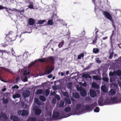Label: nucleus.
<instances>
[{"instance_id": "37998d69", "label": "nucleus", "mask_w": 121, "mask_h": 121, "mask_svg": "<svg viewBox=\"0 0 121 121\" xmlns=\"http://www.w3.org/2000/svg\"><path fill=\"white\" fill-rule=\"evenodd\" d=\"M115 75V71H114L113 72H111L109 73L110 76H113Z\"/></svg>"}, {"instance_id": "1a4fd4ad", "label": "nucleus", "mask_w": 121, "mask_h": 121, "mask_svg": "<svg viewBox=\"0 0 121 121\" xmlns=\"http://www.w3.org/2000/svg\"><path fill=\"white\" fill-rule=\"evenodd\" d=\"M54 69V67L52 66H50L49 70H46L45 73L43 74V75H46L47 74H48L51 72Z\"/></svg>"}, {"instance_id": "e433bc0d", "label": "nucleus", "mask_w": 121, "mask_h": 121, "mask_svg": "<svg viewBox=\"0 0 121 121\" xmlns=\"http://www.w3.org/2000/svg\"><path fill=\"white\" fill-rule=\"evenodd\" d=\"M110 101L108 99H106L104 103V105L108 104H109Z\"/></svg>"}, {"instance_id": "0e129e2a", "label": "nucleus", "mask_w": 121, "mask_h": 121, "mask_svg": "<svg viewBox=\"0 0 121 121\" xmlns=\"http://www.w3.org/2000/svg\"><path fill=\"white\" fill-rule=\"evenodd\" d=\"M35 101L36 103L38 102H39V99L37 98H35Z\"/></svg>"}, {"instance_id": "49530a36", "label": "nucleus", "mask_w": 121, "mask_h": 121, "mask_svg": "<svg viewBox=\"0 0 121 121\" xmlns=\"http://www.w3.org/2000/svg\"><path fill=\"white\" fill-rule=\"evenodd\" d=\"M29 8L31 9H33L34 8L33 4L32 2H30V4L28 6Z\"/></svg>"}, {"instance_id": "58836bf2", "label": "nucleus", "mask_w": 121, "mask_h": 121, "mask_svg": "<svg viewBox=\"0 0 121 121\" xmlns=\"http://www.w3.org/2000/svg\"><path fill=\"white\" fill-rule=\"evenodd\" d=\"M64 43V41L60 42L58 45V47L61 48L62 47Z\"/></svg>"}, {"instance_id": "f257e3e1", "label": "nucleus", "mask_w": 121, "mask_h": 121, "mask_svg": "<svg viewBox=\"0 0 121 121\" xmlns=\"http://www.w3.org/2000/svg\"><path fill=\"white\" fill-rule=\"evenodd\" d=\"M47 59V61L48 62L49 61L51 62V63L52 64H53L54 63V59L52 56H48L47 58H42L41 59H39L38 60L41 62H43L45 61V60Z\"/></svg>"}, {"instance_id": "338daca9", "label": "nucleus", "mask_w": 121, "mask_h": 121, "mask_svg": "<svg viewBox=\"0 0 121 121\" xmlns=\"http://www.w3.org/2000/svg\"><path fill=\"white\" fill-rule=\"evenodd\" d=\"M52 74H50L48 76V77L49 78H52Z\"/></svg>"}, {"instance_id": "72a5a7b5", "label": "nucleus", "mask_w": 121, "mask_h": 121, "mask_svg": "<svg viewBox=\"0 0 121 121\" xmlns=\"http://www.w3.org/2000/svg\"><path fill=\"white\" fill-rule=\"evenodd\" d=\"M71 110L70 107H69L68 106L65 107V109L64 110L66 112H68L70 111Z\"/></svg>"}, {"instance_id": "5fc2aeb1", "label": "nucleus", "mask_w": 121, "mask_h": 121, "mask_svg": "<svg viewBox=\"0 0 121 121\" xmlns=\"http://www.w3.org/2000/svg\"><path fill=\"white\" fill-rule=\"evenodd\" d=\"M96 61L97 62L99 63H101V60H99V58H97L96 59Z\"/></svg>"}, {"instance_id": "09e8293b", "label": "nucleus", "mask_w": 121, "mask_h": 121, "mask_svg": "<svg viewBox=\"0 0 121 121\" xmlns=\"http://www.w3.org/2000/svg\"><path fill=\"white\" fill-rule=\"evenodd\" d=\"M117 99L116 97H111L110 100L111 101H116Z\"/></svg>"}, {"instance_id": "3c124183", "label": "nucleus", "mask_w": 121, "mask_h": 121, "mask_svg": "<svg viewBox=\"0 0 121 121\" xmlns=\"http://www.w3.org/2000/svg\"><path fill=\"white\" fill-rule=\"evenodd\" d=\"M97 40V36L95 37L93 41V44H95L96 43Z\"/></svg>"}, {"instance_id": "680f3d73", "label": "nucleus", "mask_w": 121, "mask_h": 121, "mask_svg": "<svg viewBox=\"0 0 121 121\" xmlns=\"http://www.w3.org/2000/svg\"><path fill=\"white\" fill-rule=\"evenodd\" d=\"M113 81V78L111 77L110 78V82H112Z\"/></svg>"}, {"instance_id": "e2e57ef3", "label": "nucleus", "mask_w": 121, "mask_h": 121, "mask_svg": "<svg viewBox=\"0 0 121 121\" xmlns=\"http://www.w3.org/2000/svg\"><path fill=\"white\" fill-rule=\"evenodd\" d=\"M4 8L7 9V8L6 7H4L1 5H0V10L3 9Z\"/></svg>"}, {"instance_id": "603ef678", "label": "nucleus", "mask_w": 121, "mask_h": 121, "mask_svg": "<svg viewBox=\"0 0 121 121\" xmlns=\"http://www.w3.org/2000/svg\"><path fill=\"white\" fill-rule=\"evenodd\" d=\"M19 88V87L17 85H15L14 86L12 87V89H17Z\"/></svg>"}, {"instance_id": "2eb2a0df", "label": "nucleus", "mask_w": 121, "mask_h": 121, "mask_svg": "<svg viewBox=\"0 0 121 121\" xmlns=\"http://www.w3.org/2000/svg\"><path fill=\"white\" fill-rule=\"evenodd\" d=\"M29 23L30 25H33L35 22L34 20L32 18H30L29 20Z\"/></svg>"}, {"instance_id": "bf43d9fd", "label": "nucleus", "mask_w": 121, "mask_h": 121, "mask_svg": "<svg viewBox=\"0 0 121 121\" xmlns=\"http://www.w3.org/2000/svg\"><path fill=\"white\" fill-rule=\"evenodd\" d=\"M34 63H32L30 64V65H29L28 66V67L29 68L30 67H32L33 66V65H34Z\"/></svg>"}, {"instance_id": "69168bd1", "label": "nucleus", "mask_w": 121, "mask_h": 121, "mask_svg": "<svg viewBox=\"0 0 121 121\" xmlns=\"http://www.w3.org/2000/svg\"><path fill=\"white\" fill-rule=\"evenodd\" d=\"M68 88H71V86L70 84H68L67 86Z\"/></svg>"}, {"instance_id": "774afa93", "label": "nucleus", "mask_w": 121, "mask_h": 121, "mask_svg": "<svg viewBox=\"0 0 121 121\" xmlns=\"http://www.w3.org/2000/svg\"><path fill=\"white\" fill-rule=\"evenodd\" d=\"M56 100L55 99H53L52 100V102L53 103H55L56 102Z\"/></svg>"}, {"instance_id": "4d7b16f0", "label": "nucleus", "mask_w": 121, "mask_h": 121, "mask_svg": "<svg viewBox=\"0 0 121 121\" xmlns=\"http://www.w3.org/2000/svg\"><path fill=\"white\" fill-rule=\"evenodd\" d=\"M77 90L78 91H81V90H82L83 89H82V87H77Z\"/></svg>"}, {"instance_id": "c9c22d12", "label": "nucleus", "mask_w": 121, "mask_h": 121, "mask_svg": "<svg viewBox=\"0 0 121 121\" xmlns=\"http://www.w3.org/2000/svg\"><path fill=\"white\" fill-rule=\"evenodd\" d=\"M84 56V55L83 53H82L78 55V59H80L81 58V57L83 58Z\"/></svg>"}, {"instance_id": "39448f33", "label": "nucleus", "mask_w": 121, "mask_h": 121, "mask_svg": "<svg viewBox=\"0 0 121 121\" xmlns=\"http://www.w3.org/2000/svg\"><path fill=\"white\" fill-rule=\"evenodd\" d=\"M9 34L6 35V37L5 38L7 41L8 44H9V43L10 42L12 41H13L15 40V38L14 39L11 38V37H9Z\"/></svg>"}, {"instance_id": "a211bd4d", "label": "nucleus", "mask_w": 121, "mask_h": 121, "mask_svg": "<svg viewBox=\"0 0 121 121\" xmlns=\"http://www.w3.org/2000/svg\"><path fill=\"white\" fill-rule=\"evenodd\" d=\"M101 90L104 92L106 93L107 92V88L106 86L104 85L101 86Z\"/></svg>"}, {"instance_id": "9d476101", "label": "nucleus", "mask_w": 121, "mask_h": 121, "mask_svg": "<svg viewBox=\"0 0 121 121\" xmlns=\"http://www.w3.org/2000/svg\"><path fill=\"white\" fill-rule=\"evenodd\" d=\"M13 33V32L12 31H11L9 32V37H11V39H14V38H15V40L16 39L17 37V35H16V34H11V33Z\"/></svg>"}, {"instance_id": "de8ad7c7", "label": "nucleus", "mask_w": 121, "mask_h": 121, "mask_svg": "<svg viewBox=\"0 0 121 121\" xmlns=\"http://www.w3.org/2000/svg\"><path fill=\"white\" fill-rule=\"evenodd\" d=\"M53 23V22L52 20H49L48 21V24L49 25H52Z\"/></svg>"}, {"instance_id": "6e6d98bb", "label": "nucleus", "mask_w": 121, "mask_h": 121, "mask_svg": "<svg viewBox=\"0 0 121 121\" xmlns=\"http://www.w3.org/2000/svg\"><path fill=\"white\" fill-rule=\"evenodd\" d=\"M63 95L64 96L66 97H69L68 94V93L66 92H65L63 93Z\"/></svg>"}, {"instance_id": "f03ea898", "label": "nucleus", "mask_w": 121, "mask_h": 121, "mask_svg": "<svg viewBox=\"0 0 121 121\" xmlns=\"http://www.w3.org/2000/svg\"><path fill=\"white\" fill-rule=\"evenodd\" d=\"M102 14L104 15L106 18L110 20L112 22H113V20L112 19L111 16L109 12L103 10L102 11Z\"/></svg>"}, {"instance_id": "a19ab883", "label": "nucleus", "mask_w": 121, "mask_h": 121, "mask_svg": "<svg viewBox=\"0 0 121 121\" xmlns=\"http://www.w3.org/2000/svg\"><path fill=\"white\" fill-rule=\"evenodd\" d=\"M45 21V20H39L38 22V24H41L43 23Z\"/></svg>"}, {"instance_id": "aec40b11", "label": "nucleus", "mask_w": 121, "mask_h": 121, "mask_svg": "<svg viewBox=\"0 0 121 121\" xmlns=\"http://www.w3.org/2000/svg\"><path fill=\"white\" fill-rule=\"evenodd\" d=\"M93 79L98 80H100L101 79V78L98 75H94L93 77Z\"/></svg>"}, {"instance_id": "f8f14e48", "label": "nucleus", "mask_w": 121, "mask_h": 121, "mask_svg": "<svg viewBox=\"0 0 121 121\" xmlns=\"http://www.w3.org/2000/svg\"><path fill=\"white\" fill-rule=\"evenodd\" d=\"M10 118L11 120H12L13 121H19V119L17 117L15 116H11Z\"/></svg>"}, {"instance_id": "f3484780", "label": "nucleus", "mask_w": 121, "mask_h": 121, "mask_svg": "<svg viewBox=\"0 0 121 121\" xmlns=\"http://www.w3.org/2000/svg\"><path fill=\"white\" fill-rule=\"evenodd\" d=\"M72 95L75 98H78L79 97V95L77 92L73 93Z\"/></svg>"}, {"instance_id": "20e7f679", "label": "nucleus", "mask_w": 121, "mask_h": 121, "mask_svg": "<svg viewBox=\"0 0 121 121\" xmlns=\"http://www.w3.org/2000/svg\"><path fill=\"white\" fill-rule=\"evenodd\" d=\"M30 94V92L28 90H24L22 93V96L25 98L29 97Z\"/></svg>"}, {"instance_id": "423d86ee", "label": "nucleus", "mask_w": 121, "mask_h": 121, "mask_svg": "<svg viewBox=\"0 0 121 121\" xmlns=\"http://www.w3.org/2000/svg\"><path fill=\"white\" fill-rule=\"evenodd\" d=\"M90 96L93 98L95 97L96 95V93L95 91L93 90H90Z\"/></svg>"}, {"instance_id": "ea45409f", "label": "nucleus", "mask_w": 121, "mask_h": 121, "mask_svg": "<svg viewBox=\"0 0 121 121\" xmlns=\"http://www.w3.org/2000/svg\"><path fill=\"white\" fill-rule=\"evenodd\" d=\"M36 118L35 117H31L28 119V121H36Z\"/></svg>"}, {"instance_id": "79ce46f5", "label": "nucleus", "mask_w": 121, "mask_h": 121, "mask_svg": "<svg viewBox=\"0 0 121 121\" xmlns=\"http://www.w3.org/2000/svg\"><path fill=\"white\" fill-rule=\"evenodd\" d=\"M45 96H48L49 94L50 93V91L48 89H47L45 91Z\"/></svg>"}, {"instance_id": "0eeeda50", "label": "nucleus", "mask_w": 121, "mask_h": 121, "mask_svg": "<svg viewBox=\"0 0 121 121\" xmlns=\"http://www.w3.org/2000/svg\"><path fill=\"white\" fill-rule=\"evenodd\" d=\"M108 53L109 54V55L108 57V58L109 59H111L113 56L114 54L113 50L111 49L109 50H108Z\"/></svg>"}, {"instance_id": "4468645a", "label": "nucleus", "mask_w": 121, "mask_h": 121, "mask_svg": "<svg viewBox=\"0 0 121 121\" xmlns=\"http://www.w3.org/2000/svg\"><path fill=\"white\" fill-rule=\"evenodd\" d=\"M92 86L93 88L98 89L99 87V86L95 82H93L92 83Z\"/></svg>"}, {"instance_id": "473e14b6", "label": "nucleus", "mask_w": 121, "mask_h": 121, "mask_svg": "<svg viewBox=\"0 0 121 121\" xmlns=\"http://www.w3.org/2000/svg\"><path fill=\"white\" fill-rule=\"evenodd\" d=\"M85 109L86 110H90L91 109V107L89 105H86L85 108Z\"/></svg>"}, {"instance_id": "c756f323", "label": "nucleus", "mask_w": 121, "mask_h": 121, "mask_svg": "<svg viewBox=\"0 0 121 121\" xmlns=\"http://www.w3.org/2000/svg\"><path fill=\"white\" fill-rule=\"evenodd\" d=\"M43 93V90L42 89H38L37 91L35 92V93L37 94H41Z\"/></svg>"}, {"instance_id": "ddd939ff", "label": "nucleus", "mask_w": 121, "mask_h": 121, "mask_svg": "<svg viewBox=\"0 0 121 121\" xmlns=\"http://www.w3.org/2000/svg\"><path fill=\"white\" fill-rule=\"evenodd\" d=\"M81 95L83 97H85L86 95L87 94L86 91V90L83 89L81 91Z\"/></svg>"}, {"instance_id": "b1692460", "label": "nucleus", "mask_w": 121, "mask_h": 121, "mask_svg": "<svg viewBox=\"0 0 121 121\" xmlns=\"http://www.w3.org/2000/svg\"><path fill=\"white\" fill-rule=\"evenodd\" d=\"M64 100L66 104H71V101L70 99L67 98H65Z\"/></svg>"}, {"instance_id": "cd10ccee", "label": "nucleus", "mask_w": 121, "mask_h": 121, "mask_svg": "<svg viewBox=\"0 0 121 121\" xmlns=\"http://www.w3.org/2000/svg\"><path fill=\"white\" fill-rule=\"evenodd\" d=\"M109 93L111 95H113L116 94V91L114 89H112L110 90Z\"/></svg>"}, {"instance_id": "4be33fe9", "label": "nucleus", "mask_w": 121, "mask_h": 121, "mask_svg": "<svg viewBox=\"0 0 121 121\" xmlns=\"http://www.w3.org/2000/svg\"><path fill=\"white\" fill-rule=\"evenodd\" d=\"M98 105L97 103H95L90 105L91 106V109H93L95 107L97 106Z\"/></svg>"}, {"instance_id": "6e6552de", "label": "nucleus", "mask_w": 121, "mask_h": 121, "mask_svg": "<svg viewBox=\"0 0 121 121\" xmlns=\"http://www.w3.org/2000/svg\"><path fill=\"white\" fill-rule=\"evenodd\" d=\"M35 110V114L36 115H40L42 112L41 109L39 108H34Z\"/></svg>"}, {"instance_id": "9b49d317", "label": "nucleus", "mask_w": 121, "mask_h": 121, "mask_svg": "<svg viewBox=\"0 0 121 121\" xmlns=\"http://www.w3.org/2000/svg\"><path fill=\"white\" fill-rule=\"evenodd\" d=\"M103 99L100 97L98 101V104L99 106H102L104 105Z\"/></svg>"}, {"instance_id": "052dcab7", "label": "nucleus", "mask_w": 121, "mask_h": 121, "mask_svg": "<svg viewBox=\"0 0 121 121\" xmlns=\"http://www.w3.org/2000/svg\"><path fill=\"white\" fill-rule=\"evenodd\" d=\"M114 30H113L112 31V34L111 35V37H110V40H112V37L113 36V35H114Z\"/></svg>"}, {"instance_id": "a878e982", "label": "nucleus", "mask_w": 121, "mask_h": 121, "mask_svg": "<svg viewBox=\"0 0 121 121\" xmlns=\"http://www.w3.org/2000/svg\"><path fill=\"white\" fill-rule=\"evenodd\" d=\"M103 77L102 78V79L103 80L104 82H109V78L107 77H104L102 74Z\"/></svg>"}, {"instance_id": "13d9d810", "label": "nucleus", "mask_w": 121, "mask_h": 121, "mask_svg": "<svg viewBox=\"0 0 121 121\" xmlns=\"http://www.w3.org/2000/svg\"><path fill=\"white\" fill-rule=\"evenodd\" d=\"M28 81V78L27 77L25 76V78L23 79V81L24 82H27Z\"/></svg>"}, {"instance_id": "2f4dec72", "label": "nucleus", "mask_w": 121, "mask_h": 121, "mask_svg": "<svg viewBox=\"0 0 121 121\" xmlns=\"http://www.w3.org/2000/svg\"><path fill=\"white\" fill-rule=\"evenodd\" d=\"M78 110L76 109L75 108L73 110L72 112L73 115L77 114L78 113Z\"/></svg>"}, {"instance_id": "412c9836", "label": "nucleus", "mask_w": 121, "mask_h": 121, "mask_svg": "<svg viewBox=\"0 0 121 121\" xmlns=\"http://www.w3.org/2000/svg\"><path fill=\"white\" fill-rule=\"evenodd\" d=\"M82 76L83 77L86 78H91L90 75L88 74H82Z\"/></svg>"}, {"instance_id": "5701e85b", "label": "nucleus", "mask_w": 121, "mask_h": 121, "mask_svg": "<svg viewBox=\"0 0 121 121\" xmlns=\"http://www.w3.org/2000/svg\"><path fill=\"white\" fill-rule=\"evenodd\" d=\"M99 52V50L98 48H94L93 50V52L95 54L98 53Z\"/></svg>"}, {"instance_id": "7ed1b4c3", "label": "nucleus", "mask_w": 121, "mask_h": 121, "mask_svg": "<svg viewBox=\"0 0 121 121\" xmlns=\"http://www.w3.org/2000/svg\"><path fill=\"white\" fill-rule=\"evenodd\" d=\"M18 113L19 115H21L23 116L27 115L29 114L28 111L25 110H19L18 111Z\"/></svg>"}, {"instance_id": "4c0bfd02", "label": "nucleus", "mask_w": 121, "mask_h": 121, "mask_svg": "<svg viewBox=\"0 0 121 121\" xmlns=\"http://www.w3.org/2000/svg\"><path fill=\"white\" fill-rule=\"evenodd\" d=\"M30 73L29 72H28V71L26 70H25L23 73V74L26 75L27 76V75H29L30 74Z\"/></svg>"}, {"instance_id": "dca6fc26", "label": "nucleus", "mask_w": 121, "mask_h": 121, "mask_svg": "<svg viewBox=\"0 0 121 121\" xmlns=\"http://www.w3.org/2000/svg\"><path fill=\"white\" fill-rule=\"evenodd\" d=\"M59 115V113L58 112H53L52 114V117L53 118H56L58 117Z\"/></svg>"}, {"instance_id": "393cba45", "label": "nucleus", "mask_w": 121, "mask_h": 121, "mask_svg": "<svg viewBox=\"0 0 121 121\" xmlns=\"http://www.w3.org/2000/svg\"><path fill=\"white\" fill-rule=\"evenodd\" d=\"M39 99L42 101H44L46 100L45 98L43 95H40L39 97Z\"/></svg>"}, {"instance_id": "a18cd8bd", "label": "nucleus", "mask_w": 121, "mask_h": 121, "mask_svg": "<svg viewBox=\"0 0 121 121\" xmlns=\"http://www.w3.org/2000/svg\"><path fill=\"white\" fill-rule=\"evenodd\" d=\"M100 110L99 108L98 107H96L94 110V111L95 112H98Z\"/></svg>"}, {"instance_id": "6ab92c4d", "label": "nucleus", "mask_w": 121, "mask_h": 121, "mask_svg": "<svg viewBox=\"0 0 121 121\" xmlns=\"http://www.w3.org/2000/svg\"><path fill=\"white\" fill-rule=\"evenodd\" d=\"M115 75H117L118 76H121V71L119 69H118L116 71H115Z\"/></svg>"}, {"instance_id": "8fccbe9b", "label": "nucleus", "mask_w": 121, "mask_h": 121, "mask_svg": "<svg viewBox=\"0 0 121 121\" xmlns=\"http://www.w3.org/2000/svg\"><path fill=\"white\" fill-rule=\"evenodd\" d=\"M55 97V98L57 99L58 101L60 100V99L59 95L57 94L56 95Z\"/></svg>"}, {"instance_id": "bb28decb", "label": "nucleus", "mask_w": 121, "mask_h": 121, "mask_svg": "<svg viewBox=\"0 0 121 121\" xmlns=\"http://www.w3.org/2000/svg\"><path fill=\"white\" fill-rule=\"evenodd\" d=\"M1 117L5 119H7V117L5 113H2L1 114Z\"/></svg>"}, {"instance_id": "864d4df0", "label": "nucleus", "mask_w": 121, "mask_h": 121, "mask_svg": "<svg viewBox=\"0 0 121 121\" xmlns=\"http://www.w3.org/2000/svg\"><path fill=\"white\" fill-rule=\"evenodd\" d=\"M113 88L116 91L117 89H118V86L114 84L113 85Z\"/></svg>"}, {"instance_id": "7c9ffc66", "label": "nucleus", "mask_w": 121, "mask_h": 121, "mask_svg": "<svg viewBox=\"0 0 121 121\" xmlns=\"http://www.w3.org/2000/svg\"><path fill=\"white\" fill-rule=\"evenodd\" d=\"M81 107V104L80 103L77 104L75 108L76 109L79 110Z\"/></svg>"}, {"instance_id": "f704fd0d", "label": "nucleus", "mask_w": 121, "mask_h": 121, "mask_svg": "<svg viewBox=\"0 0 121 121\" xmlns=\"http://www.w3.org/2000/svg\"><path fill=\"white\" fill-rule=\"evenodd\" d=\"M64 104V101L62 100H61L60 101L59 106L60 107H62Z\"/></svg>"}, {"instance_id": "c85d7f7f", "label": "nucleus", "mask_w": 121, "mask_h": 121, "mask_svg": "<svg viewBox=\"0 0 121 121\" xmlns=\"http://www.w3.org/2000/svg\"><path fill=\"white\" fill-rule=\"evenodd\" d=\"M20 97V95L19 94H16L15 95H13V97L14 99H15L16 98H19Z\"/></svg>"}, {"instance_id": "c03bdc74", "label": "nucleus", "mask_w": 121, "mask_h": 121, "mask_svg": "<svg viewBox=\"0 0 121 121\" xmlns=\"http://www.w3.org/2000/svg\"><path fill=\"white\" fill-rule=\"evenodd\" d=\"M2 100H3V104H6L8 102V100L6 98L5 99L4 98H3Z\"/></svg>"}]
</instances>
